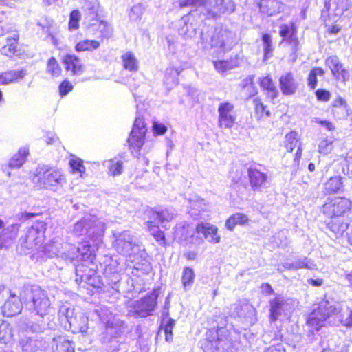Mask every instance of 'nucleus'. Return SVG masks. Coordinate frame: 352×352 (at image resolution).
Returning a JSON list of instances; mask_svg holds the SVG:
<instances>
[{"instance_id": "obj_28", "label": "nucleus", "mask_w": 352, "mask_h": 352, "mask_svg": "<svg viewBox=\"0 0 352 352\" xmlns=\"http://www.w3.org/2000/svg\"><path fill=\"white\" fill-rule=\"evenodd\" d=\"M54 352H75L74 343L67 336L60 335L54 338Z\"/></svg>"}, {"instance_id": "obj_56", "label": "nucleus", "mask_w": 352, "mask_h": 352, "mask_svg": "<svg viewBox=\"0 0 352 352\" xmlns=\"http://www.w3.org/2000/svg\"><path fill=\"white\" fill-rule=\"evenodd\" d=\"M333 150V142L324 140L318 146V152L323 155H327Z\"/></svg>"}, {"instance_id": "obj_34", "label": "nucleus", "mask_w": 352, "mask_h": 352, "mask_svg": "<svg viewBox=\"0 0 352 352\" xmlns=\"http://www.w3.org/2000/svg\"><path fill=\"white\" fill-rule=\"evenodd\" d=\"M173 234L179 243L188 240L192 236L189 223L187 222L177 223L173 228Z\"/></svg>"}, {"instance_id": "obj_7", "label": "nucleus", "mask_w": 352, "mask_h": 352, "mask_svg": "<svg viewBox=\"0 0 352 352\" xmlns=\"http://www.w3.org/2000/svg\"><path fill=\"white\" fill-rule=\"evenodd\" d=\"M65 70L72 76H80L83 75L87 69L86 65L82 59L76 54H65L61 60Z\"/></svg>"}, {"instance_id": "obj_63", "label": "nucleus", "mask_w": 352, "mask_h": 352, "mask_svg": "<svg viewBox=\"0 0 352 352\" xmlns=\"http://www.w3.org/2000/svg\"><path fill=\"white\" fill-rule=\"evenodd\" d=\"M340 29L337 24H332L328 26L327 32L329 34H336L340 31Z\"/></svg>"}, {"instance_id": "obj_62", "label": "nucleus", "mask_w": 352, "mask_h": 352, "mask_svg": "<svg viewBox=\"0 0 352 352\" xmlns=\"http://www.w3.org/2000/svg\"><path fill=\"white\" fill-rule=\"evenodd\" d=\"M308 283L313 287H320L322 285L324 280L322 278H318L316 279L309 278L307 280Z\"/></svg>"}, {"instance_id": "obj_33", "label": "nucleus", "mask_w": 352, "mask_h": 352, "mask_svg": "<svg viewBox=\"0 0 352 352\" xmlns=\"http://www.w3.org/2000/svg\"><path fill=\"white\" fill-rule=\"evenodd\" d=\"M248 217L241 212H236L230 215L226 221V228L230 231H232L237 226H245L249 222Z\"/></svg>"}, {"instance_id": "obj_36", "label": "nucleus", "mask_w": 352, "mask_h": 352, "mask_svg": "<svg viewBox=\"0 0 352 352\" xmlns=\"http://www.w3.org/2000/svg\"><path fill=\"white\" fill-rule=\"evenodd\" d=\"M218 330L216 329H208L206 332V338L204 340L201 348L204 352H212L216 349L214 344L219 340Z\"/></svg>"}, {"instance_id": "obj_38", "label": "nucleus", "mask_w": 352, "mask_h": 352, "mask_svg": "<svg viewBox=\"0 0 352 352\" xmlns=\"http://www.w3.org/2000/svg\"><path fill=\"white\" fill-rule=\"evenodd\" d=\"M46 72L53 78L60 77L63 69L55 56H51L46 63Z\"/></svg>"}, {"instance_id": "obj_49", "label": "nucleus", "mask_w": 352, "mask_h": 352, "mask_svg": "<svg viewBox=\"0 0 352 352\" xmlns=\"http://www.w3.org/2000/svg\"><path fill=\"white\" fill-rule=\"evenodd\" d=\"M123 162L121 160L111 159L108 160V174L112 176L119 175L122 173Z\"/></svg>"}, {"instance_id": "obj_20", "label": "nucleus", "mask_w": 352, "mask_h": 352, "mask_svg": "<svg viewBox=\"0 0 352 352\" xmlns=\"http://www.w3.org/2000/svg\"><path fill=\"white\" fill-rule=\"evenodd\" d=\"M159 290V288H155L140 299V307L146 316H151L157 307Z\"/></svg>"}, {"instance_id": "obj_35", "label": "nucleus", "mask_w": 352, "mask_h": 352, "mask_svg": "<svg viewBox=\"0 0 352 352\" xmlns=\"http://www.w3.org/2000/svg\"><path fill=\"white\" fill-rule=\"evenodd\" d=\"M100 41L96 39L85 38L78 41L74 45L76 52H93L100 47Z\"/></svg>"}, {"instance_id": "obj_27", "label": "nucleus", "mask_w": 352, "mask_h": 352, "mask_svg": "<svg viewBox=\"0 0 352 352\" xmlns=\"http://www.w3.org/2000/svg\"><path fill=\"white\" fill-rule=\"evenodd\" d=\"M212 63L218 72L223 73L239 66V56L237 54H232L228 59L214 60Z\"/></svg>"}, {"instance_id": "obj_57", "label": "nucleus", "mask_w": 352, "mask_h": 352, "mask_svg": "<svg viewBox=\"0 0 352 352\" xmlns=\"http://www.w3.org/2000/svg\"><path fill=\"white\" fill-rule=\"evenodd\" d=\"M316 98L319 101L327 102L331 98V93L324 89H318L315 92Z\"/></svg>"}, {"instance_id": "obj_3", "label": "nucleus", "mask_w": 352, "mask_h": 352, "mask_svg": "<svg viewBox=\"0 0 352 352\" xmlns=\"http://www.w3.org/2000/svg\"><path fill=\"white\" fill-rule=\"evenodd\" d=\"M321 212L329 219L343 217L351 213L352 201L344 196L329 198L322 206Z\"/></svg>"}, {"instance_id": "obj_32", "label": "nucleus", "mask_w": 352, "mask_h": 352, "mask_svg": "<svg viewBox=\"0 0 352 352\" xmlns=\"http://www.w3.org/2000/svg\"><path fill=\"white\" fill-rule=\"evenodd\" d=\"M281 6L282 3L278 0H260L258 3L260 12L267 16L279 13Z\"/></svg>"}, {"instance_id": "obj_24", "label": "nucleus", "mask_w": 352, "mask_h": 352, "mask_svg": "<svg viewBox=\"0 0 352 352\" xmlns=\"http://www.w3.org/2000/svg\"><path fill=\"white\" fill-rule=\"evenodd\" d=\"M98 267H90L86 272H81L80 278L87 285L88 289L101 288L103 283L99 276L97 275Z\"/></svg>"}, {"instance_id": "obj_30", "label": "nucleus", "mask_w": 352, "mask_h": 352, "mask_svg": "<svg viewBox=\"0 0 352 352\" xmlns=\"http://www.w3.org/2000/svg\"><path fill=\"white\" fill-rule=\"evenodd\" d=\"M350 6V0H328L325 3L327 10L336 16L342 15Z\"/></svg>"}, {"instance_id": "obj_61", "label": "nucleus", "mask_w": 352, "mask_h": 352, "mask_svg": "<svg viewBox=\"0 0 352 352\" xmlns=\"http://www.w3.org/2000/svg\"><path fill=\"white\" fill-rule=\"evenodd\" d=\"M261 287L265 295H272L274 294V290L270 283H263Z\"/></svg>"}, {"instance_id": "obj_58", "label": "nucleus", "mask_w": 352, "mask_h": 352, "mask_svg": "<svg viewBox=\"0 0 352 352\" xmlns=\"http://www.w3.org/2000/svg\"><path fill=\"white\" fill-rule=\"evenodd\" d=\"M152 130L155 135H162L166 133L167 127L162 123L154 122L153 124Z\"/></svg>"}, {"instance_id": "obj_46", "label": "nucleus", "mask_w": 352, "mask_h": 352, "mask_svg": "<svg viewBox=\"0 0 352 352\" xmlns=\"http://www.w3.org/2000/svg\"><path fill=\"white\" fill-rule=\"evenodd\" d=\"M327 227L336 235L340 236L346 230L348 224L344 221L331 220L327 224Z\"/></svg>"}, {"instance_id": "obj_48", "label": "nucleus", "mask_w": 352, "mask_h": 352, "mask_svg": "<svg viewBox=\"0 0 352 352\" xmlns=\"http://www.w3.org/2000/svg\"><path fill=\"white\" fill-rule=\"evenodd\" d=\"M81 19V14L78 9L71 11L69 14V19L68 22V30L74 31L79 28L80 21Z\"/></svg>"}, {"instance_id": "obj_55", "label": "nucleus", "mask_w": 352, "mask_h": 352, "mask_svg": "<svg viewBox=\"0 0 352 352\" xmlns=\"http://www.w3.org/2000/svg\"><path fill=\"white\" fill-rule=\"evenodd\" d=\"M87 226V221L82 219L77 221L74 226L73 232L77 236H80L82 232L86 229Z\"/></svg>"}, {"instance_id": "obj_59", "label": "nucleus", "mask_w": 352, "mask_h": 352, "mask_svg": "<svg viewBox=\"0 0 352 352\" xmlns=\"http://www.w3.org/2000/svg\"><path fill=\"white\" fill-rule=\"evenodd\" d=\"M43 211L38 210V212H23L20 214L19 219L25 221L29 219L35 218L38 216H41L43 214Z\"/></svg>"}, {"instance_id": "obj_5", "label": "nucleus", "mask_w": 352, "mask_h": 352, "mask_svg": "<svg viewBox=\"0 0 352 352\" xmlns=\"http://www.w3.org/2000/svg\"><path fill=\"white\" fill-rule=\"evenodd\" d=\"M32 180L40 188H50L65 182V177L59 170L49 168L31 176Z\"/></svg>"}, {"instance_id": "obj_19", "label": "nucleus", "mask_w": 352, "mask_h": 352, "mask_svg": "<svg viewBox=\"0 0 352 352\" xmlns=\"http://www.w3.org/2000/svg\"><path fill=\"white\" fill-rule=\"evenodd\" d=\"M258 83L261 90L265 93L267 98L270 101H273L278 97L279 91L271 74L260 77L258 79Z\"/></svg>"}, {"instance_id": "obj_31", "label": "nucleus", "mask_w": 352, "mask_h": 352, "mask_svg": "<svg viewBox=\"0 0 352 352\" xmlns=\"http://www.w3.org/2000/svg\"><path fill=\"white\" fill-rule=\"evenodd\" d=\"M30 155L28 147H21L12 156L8 162V166L12 169L21 168L27 161Z\"/></svg>"}, {"instance_id": "obj_8", "label": "nucleus", "mask_w": 352, "mask_h": 352, "mask_svg": "<svg viewBox=\"0 0 352 352\" xmlns=\"http://www.w3.org/2000/svg\"><path fill=\"white\" fill-rule=\"evenodd\" d=\"M19 41L20 34L18 31H14L12 36L6 38V44L1 48V54L10 58H19L24 55L25 51Z\"/></svg>"}, {"instance_id": "obj_4", "label": "nucleus", "mask_w": 352, "mask_h": 352, "mask_svg": "<svg viewBox=\"0 0 352 352\" xmlns=\"http://www.w3.org/2000/svg\"><path fill=\"white\" fill-rule=\"evenodd\" d=\"M148 132L145 118L138 116L133 122L131 131L127 138L128 147L131 153L140 155L145 144L146 135Z\"/></svg>"}, {"instance_id": "obj_6", "label": "nucleus", "mask_w": 352, "mask_h": 352, "mask_svg": "<svg viewBox=\"0 0 352 352\" xmlns=\"http://www.w3.org/2000/svg\"><path fill=\"white\" fill-rule=\"evenodd\" d=\"M30 293L34 310L41 316L47 314L51 303L46 292L38 286H33Z\"/></svg>"}, {"instance_id": "obj_26", "label": "nucleus", "mask_w": 352, "mask_h": 352, "mask_svg": "<svg viewBox=\"0 0 352 352\" xmlns=\"http://www.w3.org/2000/svg\"><path fill=\"white\" fill-rule=\"evenodd\" d=\"M148 231L156 242L162 247L166 248L168 245V237L164 232L160 229L159 225L152 221L146 223Z\"/></svg>"}, {"instance_id": "obj_10", "label": "nucleus", "mask_w": 352, "mask_h": 352, "mask_svg": "<svg viewBox=\"0 0 352 352\" xmlns=\"http://www.w3.org/2000/svg\"><path fill=\"white\" fill-rule=\"evenodd\" d=\"M283 144L285 148L289 153H292L295 148H297L294 162L296 165L298 166L302 155V146L298 133L294 130L287 133L285 136Z\"/></svg>"}, {"instance_id": "obj_1", "label": "nucleus", "mask_w": 352, "mask_h": 352, "mask_svg": "<svg viewBox=\"0 0 352 352\" xmlns=\"http://www.w3.org/2000/svg\"><path fill=\"white\" fill-rule=\"evenodd\" d=\"M46 230L47 223L37 221L19 239V243L21 250L34 252L44 248Z\"/></svg>"}, {"instance_id": "obj_17", "label": "nucleus", "mask_w": 352, "mask_h": 352, "mask_svg": "<svg viewBox=\"0 0 352 352\" xmlns=\"http://www.w3.org/2000/svg\"><path fill=\"white\" fill-rule=\"evenodd\" d=\"M23 309L21 298L14 293H10L9 297L1 307L2 314L6 317H12L19 314Z\"/></svg>"}, {"instance_id": "obj_11", "label": "nucleus", "mask_w": 352, "mask_h": 352, "mask_svg": "<svg viewBox=\"0 0 352 352\" xmlns=\"http://www.w3.org/2000/svg\"><path fill=\"white\" fill-rule=\"evenodd\" d=\"M89 27L91 34L98 38L100 43L113 36V26L107 21L96 19L94 22L89 24Z\"/></svg>"}, {"instance_id": "obj_9", "label": "nucleus", "mask_w": 352, "mask_h": 352, "mask_svg": "<svg viewBox=\"0 0 352 352\" xmlns=\"http://www.w3.org/2000/svg\"><path fill=\"white\" fill-rule=\"evenodd\" d=\"M324 63L336 80L342 82H346L349 80V72L344 67V64L338 56L331 55L328 56Z\"/></svg>"}, {"instance_id": "obj_39", "label": "nucleus", "mask_w": 352, "mask_h": 352, "mask_svg": "<svg viewBox=\"0 0 352 352\" xmlns=\"http://www.w3.org/2000/svg\"><path fill=\"white\" fill-rule=\"evenodd\" d=\"M195 280V273L192 267H184L182 274V283L185 290L192 287Z\"/></svg>"}, {"instance_id": "obj_54", "label": "nucleus", "mask_w": 352, "mask_h": 352, "mask_svg": "<svg viewBox=\"0 0 352 352\" xmlns=\"http://www.w3.org/2000/svg\"><path fill=\"white\" fill-rule=\"evenodd\" d=\"M100 5L98 1L89 2L87 6V14L95 21L98 19Z\"/></svg>"}, {"instance_id": "obj_42", "label": "nucleus", "mask_w": 352, "mask_h": 352, "mask_svg": "<svg viewBox=\"0 0 352 352\" xmlns=\"http://www.w3.org/2000/svg\"><path fill=\"white\" fill-rule=\"evenodd\" d=\"M150 212L161 223L165 221H170L173 219V215L168 209L157 210L156 208H151Z\"/></svg>"}, {"instance_id": "obj_18", "label": "nucleus", "mask_w": 352, "mask_h": 352, "mask_svg": "<svg viewBox=\"0 0 352 352\" xmlns=\"http://www.w3.org/2000/svg\"><path fill=\"white\" fill-rule=\"evenodd\" d=\"M278 82L281 92L285 96L294 94L298 87L295 75L292 72H288L281 75L278 79Z\"/></svg>"}, {"instance_id": "obj_60", "label": "nucleus", "mask_w": 352, "mask_h": 352, "mask_svg": "<svg viewBox=\"0 0 352 352\" xmlns=\"http://www.w3.org/2000/svg\"><path fill=\"white\" fill-rule=\"evenodd\" d=\"M349 314L346 318H342L340 320V324L347 328H352V309H348Z\"/></svg>"}, {"instance_id": "obj_25", "label": "nucleus", "mask_w": 352, "mask_h": 352, "mask_svg": "<svg viewBox=\"0 0 352 352\" xmlns=\"http://www.w3.org/2000/svg\"><path fill=\"white\" fill-rule=\"evenodd\" d=\"M248 177L251 188L254 191L264 187L267 181V175L256 168L248 169Z\"/></svg>"}, {"instance_id": "obj_12", "label": "nucleus", "mask_w": 352, "mask_h": 352, "mask_svg": "<svg viewBox=\"0 0 352 352\" xmlns=\"http://www.w3.org/2000/svg\"><path fill=\"white\" fill-rule=\"evenodd\" d=\"M234 105L230 102H221L218 107L219 127L224 129L232 128L236 122V117L233 113Z\"/></svg>"}, {"instance_id": "obj_2", "label": "nucleus", "mask_w": 352, "mask_h": 352, "mask_svg": "<svg viewBox=\"0 0 352 352\" xmlns=\"http://www.w3.org/2000/svg\"><path fill=\"white\" fill-rule=\"evenodd\" d=\"M340 313V309L328 300L322 299L316 304L310 313L307 324L315 331H319L326 325V322L331 316Z\"/></svg>"}, {"instance_id": "obj_21", "label": "nucleus", "mask_w": 352, "mask_h": 352, "mask_svg": "<svg viewBox=\"0 0 352 352\" xmlns=\"http://www.w3.org/2000/svg\"><path fill=\"white\" fill-rule=\"evenodd\" d=\"M257 94L258 90L255 89L254 92L249 96V98L256 96L252 100L254 116L258 120L263 121L270 118L272 113L267 105L264 104L263 99L260 96H258Z\"/></svg>"}, {"instance_id": "obj_50", "label": "nucleus", "mask_w": 352, "mask_h": 352, "mask_svg": "<svg viewBox=\"0 0 352 352\" xmlns=\"http://www.w3.org/2000/svg\"><path fill=\"white\" fill-rule=\"evenodd\" d=\"M69 166L72 168V173H78L80 177H82L86 172V168L84 166V162L80 158L70 160Z\"/></svg>"}, {"instance_id": "obj_23", "label": "nucleus", "mask_w": 352, "mask_h": 352, "mask_svg": "<svg viewBox=\"0 0 352 352\" xmlns=\"http://www.w3.org/2000/svg\"><path fill=\"white\" fill-rule=\"evenodd\" d=\"M28 74L25 69L6 70L0 73V85H7L22 80Z\"/></svg>"}, {"instance_id": "obj_53", "label": "nucleus", "mask_w": 352, "mask_h": 352, "mask_svg": "<svg viewBox=\"0 0 352 352\" xmlns=\"http://www.w3.org/2000/svg\"><path fill=\"white\" fill-rule=\"evenodd\" d=\"M175 320L172 318H169L166 324L163 327L164 331L165 333V340L166 342H171L173 339V329L175 326ZM162 327H160V329Z\"/></svg>"}, {"instance_id": "obj_45", "label": "nucleus", "mask_w": 352, "mask_h": 352, "mask_svg": "<svg viewBox=\"0 0 352 352\" xmlns=\"http://www.w3.org/2000/svg\"><path fill=\"white\" fill-rule=\"evenodd\" d=\"M261 39L263 44L264 58L267 59L272 56L274 51L271 35L269 33H263Z\"/></svg>"}, {"instance_id": "obj_40", "label": "nucleus", "mask_w": 352, "mask_h": 352, "mask_svg": "<svg viewBox=\"0 0 352 352\" xmlns=\"http://www.w3.org/2000/svg\"><path fill=\"white\" fill-rule=\"evenodd\" d=\"M324 73V69L320 67H315L310 70L307 76V85L310 89L314 90L316 89L318 84L317 76H322Z\"/></svg>"}, {"instance_id": "obj_37", "label": "nucleus", "mask_w": 352, "mask_h": 352, "mask_svg": "<svg viewBox=\"0 0 352 352\" xmlns=\"http://www.w3.org/2000/svg\"><path fill=\"white\" fill-rule=\"evenodd\" d=\"M284 300L280 297H275L270 301V320L275 322L281 315Z\"/></svg>"}, {"instance_id": "obj_41", "label": "nucleus", "mask_w": 352, "mask_h": 352, "mask_svg": "<svg viewBox=\"0 0 352 352\" xmlns=\"http://www.w3.org/2000/svg\"><path fill=\"white\" fill-rule=\"evenodd\" d=\"M123 67L130 72L137 71L138 62L132 52H126L122 55Z\"/></svg>"}, {"instance_id": "obj_52", "label": "nucleus", "mask_w": 352, "mask_h": 352, "mask_svg": "<svg viewBox=\"0 0 352 352\" xmlns=\"http://www.w3.org/2000/svg\"><path fill=\"white\" fill-rule=\"evenodd\" d=\"M74 89V86L69 80L65 78L58 85V92L60 97L67 95Z\"/></svg>"}, {"instance_id": "obj_22", "label": "nucleus", "mask_w": 352, "mask_h": 352, "mask_svg": "<svg viewBox=\"0 0 352 352\" xmlns=\"http://www.w3.org/2000/svg\"><path fill=\"white\" fill-rule=\"evenodd\" d=\"M331 113L338 120L346 118L349 115V107L346 101L342 97L336 98L330 106Z\"/></svg>"}, {"instance_id": "obj_29", "label": "nucleus", "mask_w": 352, "mask_h": 352, "mask_svg": "<svg viewBox=\"0 0 352 352\" xmlns=\"http://www.w3.org/2000/svg\"><path fill=\"white\" fill-rule=\"evenodd\" d=\"M344 185L340 176L330 177L324 184L323 193L324 195H330L342 192Z\"/></svg>"}, {"instance_id": "obj_14", "label": "nucleus", "mask_w": 352, "mask_h": 352, "mask_svg": "<svg viewBox=\"0 0 352 352\" xmlns=\"http://www.w3.org/2000/svg\"><path fill=\"white\" fill-rule=\"evenodd\" d=\"M91 248V245L89 243L83 245L82 249L85 250L84 252H81L80 248H78L80 263L76 266L77 272H86L89 269V265L94 267H98L96 263V254Z\"/></svg>"}, {"instance_id": "obj_16", "label": "nucleus", "mask_w": 352, "mask_h": 352, "mask_svg": "<svg viewBox=\"0 0 352 352\" xmlns=\"http://www.w3.org/2000/svg\"><path fill=\"white\" fill-rule=\"evenodd\" d=\"M196 232L203 235L209 243L216 244L221 241V236L219 234V228L208 222H199L196 226Z\"/></svg>"}, {"instance_id": "obj_44", "label": "nucleus", "mask_w": 352, "mask_h": 352, "mask_svg": "<svg viewBox=\"0 0 352 352\" xmlns=\"http://www.w3.org/2000/svg\"><path fill=\"white\" fill-rule=\"evenodd\" d=\"M312 262L307 257L298 258L294 263L289 264L287 266V269L289 270H297L300 269H312Z\"/></svg>"}, {"instance_id": "obj_47", "label": "nucleus", "mask_w": 352, "mask_h": 352, "mask_svg": "<svg viewBox=\"0 0 352 352\" xmlns=\"http://www.w3.org/2000/svg\"><path fill=\"white\" fill-rule=\"evenodd\" d=\"M12 336L13 329L11 325L5 321H2L0 324V341L6 343Z\"/></svg>"}, {"instance_id": "obj_51", "label": "nucleus", "mask_w": 352, "mask_h": 352, "mask_svg": "<svg viewBox=\"0 0 352 352\" xmlns=\"http://www.w3.org/2000/svg\"><path fill=\"white\" fill-rule=\"evenodd\" d=\"M210 45L212 47L224 48L226 43L223 38V34L221 32H215L211 37Z\"/></svg>"}, {"instance_id": "obj_43", "label": "nucleus", "mask_w": 352, "mask_h": 352, "mask_svg": "<svg viewBox=\"0 0 352 352\" xmlns=\"http://www.w3.org/2000/svg\"><path fill=\"white\" fill-rule=\"evenodd\" d=\"M273 340L278 342L270 344L264 349L263 352H287L286 348L283 343V336L282 334L276 335Z\"/></svg>"}, {"instance_id": "obj_64", "label": "nucleus", "mask_w": 352, "mask_h": 352, "mask_svg": "<svg viewBox=\"0 0 352 352\" xmlns=\"http://www.w3.org/2000/svg\"><path fill=\"white\" fill-rule=\"evenodd\" d=\"M320 125L325 127L328 131L334 130L335 127L333 123L328 120H320L317 122Z\"/></svg>"}, {"instance_id": "obj_13", "label": "nucleus", "mask_w": 352, "mask_h": 352, "mask_svg": "<svg viewBox=\"0 0 352 352\" xmlns=\"http://www.w3.org/2000/svg\"><path fill=\"white\" fill-rule=\"evenodd\" d=\"M279 35L282 37V42H285L296 51L299 45L298 38V27L295 22L282 24L280 26Z\"/></svg>"}, {"instance_id": "obj_15", "label": "nucleus", "mask_w": 352, "mask_h": 352, "mask_svg": "<svg viewBox=\"0 0 352 352\" xmlns=\"http://www.w3.org/2000/svg\"><path fill=\"white\" fill-rule=\"evenodd\" d=\"M20 225L12 223L0 232V250H8L15 242L19 233Z\"/></svg>"}]
</instances>
